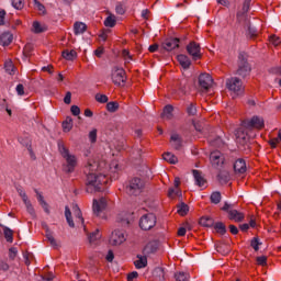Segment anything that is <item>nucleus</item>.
<instances>
[{
    "label": "nucleus",
    "instance_id": "18",
    "mask_svg": "<svg viewBox=\"0 0 281 281\" xmlns=\"http://www.w3.org/2000/svg\"><path fill=\"white\" fill-rule=\"evenodd\" d=\"M192 175L195 179L196 186H199V188H205V183H207V180H205L203 173L196 169H193Z\"/></svg>",
    "mask_w": 281,
    "mask_h": 281
},
{
    "label": "nucleus",
    "instance_id": "54",
    "mask_svg": "<svg viewBox=\"0 0 281 281\" xmlns=\"http://www.w3.org/2000/svg\"><path fill=\"white\" fill-rule=\"evenodd\" d=\"M257 265L260 267L267 266V256L257 257Z\"/></svg>",
    "mask_w": 281,
    "mask_h": 281
},
{
    "label": "nucleus",
    "instance_id": "44",
    "mask_svg": "<svg viewBox=\"0 0 281 281\" xmlns=\"http://www.w3.org/2000/svg\"><path fill=\"white\" fill-rule=\"evenodd\" d=\"M260 245H262V243H260V239H258V237H254L250 241V246L252 247V249H255V251H258V249H260Z\"/></svg>",
    "mask_w": 281,
    "mask_h": 281
},
{
    "label": "nucleus",
    "instance_id": "34",
    "mask_svg": "<svg viewBox=\"0 0 281 281\" xmlns=\"http://www.w3.org/2000/svg\"><path fill=\"white\" fill-rule=\"evenodd\" d=\"M214 229L217 232V234H221L224 236V234H227V227L223 224V222H217L214 224Z\"/></svg>",
    "mask_w": 281,
    "mask_h": 281
},
{
    "label": "nucleus",
    "instance_id": "37",
    "mask_svg": "<svg viewBox=\"0 0 281 281\" xmlns=\"http://www.w3.org/2000/svg\"><path fill=\"white\" fill-rule=\"evenodd\" d=\"M71 128H74V120H71V117H67L63 122V130L65 131V133H69V131H71Z\"/></svg>",
    "mask_w": 281,
    "mask_h": 281
},
{
    "label": "nucleus",
    "instance_id": "60",
    "mask_svg": "<svg viewBox=\"0 0 281 281\" xmlns=\"http://www.w3.org/2000/svg\"><path fill=\"white\" fill-rule=\"evenodd\" d=\"M122 56L127 63L128 60H133V57L131 56V53L127 49H123Z\"/></svg>",
    "mask_w": 281,
    "mask_h": 281
},
{
    "label": "nucleus",
    "instance_id": "16",
    "mask_svg": "<svg viewBox=\"0 0 281 281\" xmlns=\"http://www.w3.org/2000/svg\"><path fill=\"white\" fill-rule=\"evenodd\" d=\"M234 171L236 175H245L247 172V162H245V159L238 158L235 161Z\"/></svg>",
    "mask_w": 281,
    "mask_h": 281
},
{
    "label": "nucleus",
    "instance_id": "20",
    "mask_svg": "<svg viewBox=\"0 0 281 281\" xmlns=\"http://www.w3.org/2000/svg\"><path fill=\"white\" fill-rule=\"evenodd\" d=\"M231 179H232V176H229V171H227V170H222L217 173V181L222 186L229 183Z\"/></svg>",
    "mask_w": 281,
    "mask_h": 281
},
{
    "label": "nucleus",
    "instance_id": "24",
    "mask_svg": "<svg viewBox=\"0 0 281 281\" xmlns=\"http://www.w3.org/2000/svg\"><path fill=\"white\" fill-rule=\"evenodd\" d=\"M61 56L65 60H76L78 58V53L74 49H66L61 53Z\"/></svg>",
    "mask_w": 281,
    "mask_h": 281
},
{
    "label": "nucleus",
    "instance_id": "28",
    "mask_svg": "<svg viewBox=\"0 0 281 281\" xmlns=\"http://www.w3.org/2000/svg\"><path fill=\"white\" fill-rule=\"evenodd\" d=\"M4 70L9 76H14V74H16V67H14L12 60H7L4 63Z\"/></svg>",
    "mask_w": 281,
    "mask_h": 281
},
{
    "label": "nucleus",
    "instance_id": "51",
    "mask_svg": "<svg viewBox=\"0 0 281 281\" xmlns=\"http://www.w3.org/2000/svg\"><path fill=\"white\" fill-rule=\"evenodd\" d=\"M24 204L26 206L29 214H31V216H34L35 212H34V206H32V202H30V200H26L24 201Z\"/></svg>",
    "mask_w": 281,
    "mask_h": 281
},
{
    "label": "nucleus",
    "instance_id": "14",
    "mask_svg": "<svg viewBox=\"0 0 281 281\" xmlns=\"http://www.w3.org/2000/svg\"><path fill=\"white\" fill-rule=\"evenodd\" d=\"M92 207L95 216H100V213L106 210V199L101 198L99 200H93Z\"/></svg>",
    "mask_w": 281,
    "mask_h": 281
},
{
    "label": "nucleus",
    "instance_id": "26",
    "mask_svg": "<svg viewBox=\"0 0 281 281\" xmlns=\"http://www.w3.org/2000/svg\"><path fill=\"white\" fill-rule=\"evenodd\" d=\"M3 234L7 243H13L14 240V231L10 229L8 226H2Z\"/></svg>",
    "mask_w": 281,
    "mask_h": 281
},
{
    "label": "nucleus",
    "instance_id": "12",
    "mask_svg": "<svg viewBox=\"0 0 281 281\" xmlns=\"http://www.w3.org/2000/svg\"><path fill=\"white\" fill-rule=\"evenodd\" d=\"M213 83L214 79H212V76L210 74L204 72L199 76V85L203 91H207Z\"/></svg>",
    "mask_w": 281,
    "mask_h": 281
},
{
    "label": "nucleus",
    "instance_id": "38",
    "mask_svg": "<svg viewBox=\"0 0 281 281\" xmlns=\"http://www.w3.org/2000/svg\"><path fill=\"white\" fill-rule=\"evenodd\" d=\"M100 238H101V235H100L99 229H95L93 233H91L88 236V240H89L90 245H93V243H95L97 240H100Z\"/></svg>",
    "mask_w": 281,
    "mask_h": 281
},
{
    "label": "nucleus",
    "instance_id": "32",
    "mask_svg": "<svg viewBox=\"0 0 281 281\" xmlns=\"http://www.w3.org/2000/svg\"><path fill=\"white\" fill-rule=\"evenodd\" d=\"M46 238H47L50 247H53L54 249H58L60 247V244H58L56 238H54V233L46 234Z\"/></svg>",
    "mask_w": 281,
    "mask_h": 281
},
{
    "label": "nucleus",
    "instance_id": "17",
    "mask_svg": "<svg viewBox=\"0 0 281 281\" xmlns=\"http://www.w3.org/2000/svg\"><path fill=\"white\" fill-rule=\"evenodd\" d=\"M170 144L175 150H181L183 148V138L179 134H172L170 137Z\"/></svg>",
    "mask_w": 281,
    "mask_h": 281
},
{
    "label": "nucleus",
    "instance_id": "53",
    "mask_svg": "<svg viewBox=\"0 0 281 281\" xmlns=\"http://www.w3.org/2000/svg\"><path fill=\"white\" fill-rule=\"evenodd\" d=\"M75 214L76 217L79 218V221L85 224V218H82V211H80V207L78 205H75Z\"/></svg>",
    "mask_w": 281,
    "mask_h": 281
},
{
    "label": "nucleus",
    "instance_id": "55",
    "mask_svg": "<svg viewBox=\"0 0 281 281\" xmlns=\"http://www.w3.org/2000/svg\"><path fill=\"white\" fill-rule=\"evenodd\" d=\"M270 43H272V45H274V47H278L281 44L280 37H278L276 35H271Z\"/></svg>",
    "mask_w": 281,
    "mask_h": 281
},
{
    "label": "nucleus",
    "instance_id": "10",
    "mask_svg": "<svg viewBox=\"0 0 281 281\" xmlns=\"http://www.w3.org/2000/svg\"><path fill=\"white\" fill-rule=\"evenodd\" d=\"M249 5H251V0H245L241 10L237 12L236 16L239 23H246V25L249 23V18H247Z\"/></svg>",
    "mask_w": 281,
    "mask_h": 281
},
{
    "label": "nucleus",
    "instance_id": "31",
    "mask_svg": "<svg viewBox=\"0 0 281 281\" xmlns=\"http://www.w3.org/2000/svg\"><path fill=\"white\" fill-rule=\"evenodd\" d=\"M154 278H155L156 281L166 280V272L164 271V268H156L154 270Z\"/></svg>",
    "mask_w": 281,
    "mask_h": 281
},
{
    "label": "nucleus",
    "instance_id": "47",
    "mask_svg": "<svg viewBox=\"0 0 281 281\" xmlns=\"http://www.w3.org/2000/svg\"><path fill=\"white\" fill-rule=\"evenodd\" d=\"M187 113H188V115H191V116L196 115V105L194 103H190L187 106Z\"/></svg>",
    "mask_w": 281,
    "mask_h": 281
},
{
    "label": "nucleus",
    "instance_id": "30",
    "mask_svg": "<svg viewBox=\"0 0 281 281\" xmlns=\"http://www.w3.org/2000/svg\"><path fill=\"white\" fill-rule=\"evenodd\" d=\"M33 32L34 34H43V32H47V26L40 22H33Z\"/></svg>",
    "mask_w": 281,
    "mask_h": 281
},
{
    "label": "nucleus",
    "instance_id": "42",
    "mask_svg": "<svg viewBox=\"0 0 281 281\" xmlns=\"http://www.w3.org/2000/svg\"><path fill=\"white\" fill-rule=\"evenodd\" d=\"M106 109L109 113H115L120 109V103H117L116 101L109 102L106 104Z\"/></svg>",
    "mask_w": 281,
    "mask_h": 281
},
{
    "label": "nucleus",
    "instance_id": "52",
    "mask_svg": "<svg viewBox=\"0 0 281 281\" xmlns=\"http://www.w3.org/2000/svg\"><path fill=\"white\" fill-rule=\"evenodd\" d=\"M12 5L15 10H23V0H12Z\"/></svg>",
    "mask_w": 281,
    "mask_h": 281
},
{
    "label": "nucleus",
    "instance_id": "48",
    "mask_svg": "<svg viewBox=\"0 0 281 281\" xmlns=\"http://www.w3.org/2000/svg\"><path fill=\"white\" fill-rule=\"evenodd\" d=\"M169 199H175V196H181V191L175 190V188H170L168 191Z\"/></svg>",
    "mask_w": 281,
    "mask_h": 281
},
{
    "label": "nucleus",
    "instance_id": "2",
    "mask_svg": "<svg viewBox=\"0 0 281 281\" xmlns=\"http://www.w3.org/2000/svg\"><path fill=\"white\" fill-rule=\"evenodd\" d=\"M254 128H265V120L259 116H252L251 120L243 121L241 127H239L235 133L237 143L245 146V144L249 142V135L247 134V131H254Z\"/></svg>",
    "mask_w": 281,
    "mask_h": 281
},
{
    "label": "nucleus",
    "instance_id": "15",
    "mask_svg": "<svg viewBox=\"0 0 281 281\" xmlns=\"http://www.w3.org/2000/svg\"><path fill=\"white\" fill-rule=\"evenodd\" d=\"M180 40L177 37L167 38L162 44V49L166 52H172V49H177L179 47Z\"/></svg>",
    "mask_w": 281,
    "mask_h": 281
},
{
    "label": "nucleus",
    "instance_id": "6",
    "mask_svg": "<svg viewBox=\"0 0 281 281\" xmlns=\"http://www.w3.org/2000/svg\"><path fill=\"white\" fill-rule=\"evenodd\" d=\"M222 211L227 212L229 221H235V223H243L245 221V214L235 210L234 204L225 202Z\"/></svg>",
    "mask_w": 281,
    "mask_h": 281
},
{
    "label": "nucleus",
    "instance_id": "57",
    "mask_svg": "<svg viewBox=\"0 0 281 281\" xmlns=\"http://www.w3.org/2000/svg\"><path fill=\"white\" fill-rule=\"evenodd\" d=\"M248 36H250V38H256V36H258V31L255 27L248 26Z\"/></svg>",
    "mask_w": 281,
    "mask_h": 281
},
{
    "label": "nucleus",
    "instance_id": "43",
    "mask_svg": "<svg viewBox=\"0 0 281 281\" xmlns=\"http://www.w3.org/2000/svg\"><path fill=\"white\" fill-rule=\"evenodd\" d=\"M211 203L218 205L221 203V192L215 191L211 194Z\"/></svg>",
    "mask_w": 281,
    "mask_h": 281
},
{
    "label": "nucleus",
    "instance_id": "5",
    "mask_svg": "<svg viewBox=\"0 0 281 281\" xmlns=\"http://www.w3.org/2000/svg\"><path fill=\"white\" fill-rule=\"evenodd\" d=\"M236 74L241 78H247V76L251 74V66H249V63L247 61V55L245 53H240L238 56V69Z\"/></svg>",
    "mask_w": 281,
    "mask_h": 281
},
{
    "label": "nucleus",
    "instance_id": "62",
    "mask_svg": "<svg viewBox=\"0 0 281 281\" xmlns=\"http://www.w3.org/2000/svg\"><path fill=\"white\" fill-rule=\"evenodd\" d=\"M138 276H139V273H137V271H133L127 274V281H133V280H135V278H138Z\"/></svg>",
    "mask_w": 281,
    "mask_h": 281
},
{
    "label": "nucleus",
    "instance_id": "22",
    "mask_svg": "<svg viewBox=\"0 0 281 281\" xmlns=\"http://www.w3.org/2000/svg\"><path fill=\"white\" fill-rule=\"evenodd\" d=\"M157 249H159V244L157 241H149L145 246L144 251H145V254L150 255V254H155V251H157Z\"/></svg>",
    "mask_w": 281,
    "mask_h": 281
},
{
    "label": "nucleus",
    "instance_id": "46",
    "mask_svg": "<svg viewBox=\"0 0 281 281\" xmlns=\"http://www.w3.org/2000/svg\"><path fill=\"white\" fill-rule=\"evenodd\" d=\"M117 222L121 223L122 227H128L131 225V221H128V217L119 215Z\"/></svg>",
    "mask_w": 281,
    "mask_h": 281
},
{
    "label": "nucleus",
    "instance_id": "33",
    "mask_svg": "<svg viewBox=\"0 0 281 281\" xmlns=\"http://www.w3.org/2000/svg\"><path fill=\"white\" fill-rule=\"evenodd\" d=\"M172 111H175V108L172 105H166L164 108L162 117H166V120H172Z\"/></svg>",
    "mask_w": 281,
    "mask_h": 281
},
{
    "label": "nucleus",
    "instance_id": "61",
    "mask_svg": "<svg viewBox=\"0 0 281 281\" xmlns=\"http://www.w3.org/2000/svg\"><path fill=\"white\" fill-rule=\"evenodd\" d=\"M115 11H116V14H125L126 12V9H124V5L122 4H117L116 8H115Z\"/></svg>",
    "mask_w": 281,
    "mask_h": 281
},
{
    "label": "nucleus",
    "instance_id": "39",
    "mask_svg": "<svg viewBox=\"0 0 281 281\" xmlns=\"http://www.w3.org/2000/svg\"><path fill=\"white\" fill-rule=\"evenodd\" d=\"M115 15L110 14L105 20H104V25L105 27H115Z\"/></svg>",
    "mask_w": 281,
    "mask_h": 281
},
{
    "label": "nucleus",
    "instance_id": "56",
    "mask_svg": "<svg viewBox=\"0 0 281 281\" xmlns=\"http://www.w3.org/2000/svg\"><path fill=\"white\" fill-rule=\"evenodd\" d=\"M15 91L18 95H25V87H23V83H19L15 88Z\"/></svg>",
    "mask_w": 281,
    "mask_h": 281
},
{
    "label": "nucleus",
    "instance_id": "1",
    "mask_svg": "<svg viewBox=\"0 0 281 281\" xmlns=\"http://www.w3.org/2000/svg\"><path fill=\"white\" fill-rule=\"evenodd\" d=\"M98 170V162L90 160L86 165L83 172L87 177L86 179V192L93 194L102 190V184L106 183V176L100 173L95 175Z\"/></svg>",
    "mask_w": 281,
    "mask_h": 281
},
{
    "label": "nucleus",
    "instance_id": "25",
    "mask_svg": "<svg viewBox=\"0 0 281 281\" xmlns=\"http://www.w3.org/2000/svg\"><path fill=\"white\" fill-rule=\"evenodd\" d=\"M162 159L165 161H168V164H178L179 162V158H177V156H175V154L167 151L165 154H162Z\"/></svg>",
    "mask_w": 281,
    "mask_h": 281
},
{
    "label": "nucleus",
    "instance_id": "19",
    "mask_svg": "<svg viewBox=\"0 0 281 281\" xmlns=\"http://www.w3.org/2000/svg\"><path fill=\"white\" fill-rule=\"evenodd\" d=\"M13 40L14 36L12 35V33L4 32L0 35V45H2V47H8V45H10Z\"/></svg>",
    "mask_w": 281,
    "mask_h": 281
},
{
    "label": "nucleus",
    "instance_id": "35",
    "mask_svg": "<svg viewBox=\"0 0 281 281\" xmlns=\"http://www.w3.org/2000/svg\"><path fill=\"white\" fill-rule=\"evenodd\" d=\"M65 217L69 227H76V224L74 223V218H71V210L69 209V206H65Z\"/></svg>",
    "mask_w": 281,
    "mask_h": 281
},
{
    "label": "nucleus",
    "instance_id": "8",
    "mask_svg": "<svg viewBox=\"0 0 281 281\" xmlns=\"http://www.w3.org/2000/svg\"><path fill=\"white\" fill-rule=\"evenodd\" d=\"M226 88L235 93V95H240L243 93V81L238 77H232L226 80Z\"/></svg>",
    "mask_w": 281,
    "mask_h": 281
},
{
    "label": "nucleus",
    "instance_id": "45",
    "mask_svg": "<svg viewBox=\"0 0 281 281\" xmlns=\"http://www.w3.org/2000/svg\"><path fill=\"white\" fill-rule=\"evenodd\" d=\"M95 100L97 102H100V104H106V102H109V97H106L105 94L97 93Z\"/></svg>",
    "mask_w": 281,
    "mask_h": 281
},
{
    "label": "nucleus",
    "instance_id": "27",
    "mask_svg": "<svg viewBox=\"0 0 281 281\" xmlns=\"http://www.w3.org/2000/svg\"><path fill=\"white\" fill-rule=\"evenodd\" d=\"M210 159L215 166H218L221 162L223 164V157L221 156V151L211 153Z\"/></svg>",
    "mask_w": 281,
    "mask_h": 281
},
{
    "label": "nucleus",
    "instance_id": "59",
    "mask_svg": "<svg viewBox=\"0 0 281 281\" xmlns=\"http://www.w3.org/2000/svg\"><path fill=\"white\" fill-rule=\"evenodd\" d=\"M16 254H19L16 248H14V247L10 248L9 249V258H10V260H14V258H16Z\"/></svg>",
    "mask_w": 281,
    "mask_h": 281
},
{
    "label": "nucleus",
    "instance_id": "40",
    "mask_svg": "<svg viewBox=\"0 0 281 281\" xmlns=\"http://www.w3.org/2000/svg\"><path fill=\"white\" fill-rule=\"evenodd\" d=\"M136 269H144L148 265V259L146 257H140L138 260L134 261Z\"/></svg>",
    "mask_w": 281,
    "mask_h": 281
},
{
    "label": "nucleus",
    "instance_id": "21",
    "mask_svg": "<svg viewBox=\"0 0 281 281\" xmlns=\"http://www.w3.org/2000/svg\"><path fill=\"white\" fill-rule=\"evenodd\" d=\"M178 63H180L181 67H183V69H190V65H192V61L190 60V57H188L187 55H178Z\"/></svg>",
    "mask_w": 281,
    "mask_h": 281
},
{
    "label": "nucleus",
    "instance_id": "58",
    "mask_svg": "<svg viewBox=\"0 0 281 281\" xmlns=\"http://www.w3.org/2000/svg\"><path fill=\"white\" fill-rule=\"evenodd\" d=\"M212 144L213 146L221 148L224 146L225 143H223V139L221 137H216L214 140H212Z\"/></svg>",
    "mask_w": 281,
    "mask_h": 281
},
{
    "label": "nucleus",
    "instance_id": "3",
    "mask_svg": "<svg viewBox=\"0 0 281 281\" xmlns=\"http://www.w3.org/2000/svg\"><path fill=\"white\" fill-rule=\"evenodd\" d=\"M146 188V181L139 177L130 179L125 184V192L128 196H139Z\"/></svg>",
    "mask_w": 281,
    "mask_h": 281
},
{
    "label": "nucleus",
    "instance_id": "64",
    "mask_svg": "<svg viewBox=\"0 0 281 281\" xmlns=\"http://www.w3.org/2000/svg\"><path fill=\"white\" fill-rule=\"evenodd\" d=\"M64 102H65V104H71V92L70 91L66 92Z\"/></svg>",
    "mask_w": 281,
    "mask_h": 281
},
{
    "label": "nucleus",
    "instance_id": "9",
    "mask_svg": "<svg viewBox=\"0 0 281 281\" xmlns=\"http://www.w3.org/2000/svg\"><path fill=\"white\" fill-rule=\"evenodd\" d=\"M112 82L117 87H124L126 85V71L122 68H116L112 72Z\"/></svg>",
    "mask_w": 281,
    "mask_h": 281
},
{
    "label": "nucleus",
    "instance_id": "7",
    "mask_svg": "<svg viewBox=\"0 0 281 281\" xmlns=\"http://www.w3.org/2000/svg\"><path fill=\"white\" fill-rule=\"evenodd\" d=\"M155 225H157V216H155V214L153 213L145 214L139 220V227L145 232H148V229H153Z\"/></svg>",
    "mask_w": 281,
    "mask_h": 281
},
{
    "label": "nucleus",
    "instance_id": "29",
    "mask_svg": "<svg viewBox=\"0 0 281 281\" xmlns=\"http://www.w3.org/2000/svg\"><path fill=\"white\" fill-rule=\"evenodd\" d=\"M199 223L202 227H214V218L210 216L201 217Z\"/></svg>",
    "mask_w": 281,
    "mask_h": 281
},
{
    "label": "nucleus",
    "instance_id": "41",
    "mask_svg": "<svg viewBox=\"0 0 281 281\" xmlns=\"http://www.w3.org/2000/svg\"><path fill=\"white\" fill-rule=\"evenodd\" d=\"M175 279L177 281H189L190 280V273H188V272H177L175 274Z\"/></svg>",
    "mask_w": 281,
    "mask_h": 281
},
{
    "label": "nucleus",
    "instance_id": "11",
    "mask_svg": "<svg viewBox=\"0 0 281 281\" xmlns=\"http://www.w3.org/2000/svg\"><path fill=\"white\" fill-rule=\"evenodd\" d=\"M123 243H126V236L124 235V233L120 229L112 232L110 236V245H112L113 247H117Z\"/></svg>",
    "mask_w": 281,
    "mask_h": 281
},
{
    "label": "nucleus",
    "instance_id": "13",
    "mask_svg": "<svg viewBox=\"0 0 281 281\" xmlns=\"http://www.w3.org/2000/svg\"><path fill=\"white\" fill-rule=\"evenodd\" d=\"M187 52L191 55L192 60H201V45L196 42H191L187 45Z\"/></svg>",
    "mask_w": 281,
    "mask_h": 281
},
{
    "label": "nucleus",
    "instance_id": "63",
    "mask_svg": "<svg viewBox=\"0 0 281 281\" xmlns=\"http://www.w3.org/2000/svg\"><path fill=\"white\" fill-rule=\"evenodd\" d=\"M70 111H71L72 115L78 116V114L80 113V108L78 105H72L70 108Z\"/></svg>",
    "mask_w": 281,
    "mask_h": 281
},
{
    "label": "nucleus",
    "instance_id": "50",
    "mask_svg": "<svg viewBox=\"0 0 281 281\" xmlns=\"http://www.w3.org/2000/svg\"><path fill=\"white\" fill-rule=\"evenodd\" d=\"M89 139L92 144H95V142L98 140V130H92L89 133Z\"/></svg>",
    "mask_w": 281,
    "mask_h": 281
},
{
    "label": "nucleus",
    "instance_id": "49",
    "mask_svg": "<svg viewBox=\"0 0 281 281\" xmlns=\"http://www.w3.org/2000/svg\"><path fill=\"white\" fill-rule=\"evenodd\" d=\"M34 8L36 10H38L40 12H42V14H45V5H43V3H41L38 0H34Z\"/></svg>",
    "mask_w": 281,
    "mask_h": 281
},
{
    "label": "nucleus",
    "instance_id": "23",
    "mask_svg": "<svg viewBox=\"0 0 281 281\" xmlns=\"http://www.w3.org/2000/svg\"><path fill=\"white\" fill-rule=\"evenodd\" d=\"M74 32L76 36H78L79 34H85V32H87V24H85L83 22H75Z\"/></svg>",
    "mask_w": 281,
    "mask_h": 281
},
{
    "label": "nucleus",
    "instance_id": "36",
    "mask_svg": "<svg viewBox=\"0 0 281 281\" xmlns=\"http://www.w3.org/2000/svg\"><path fill=\"white\" fill-rule=\"evenodd\" d=\"M189 212H190V206H188V204L183 202L178 204V214L180 216H186Z\"/></svg>",
    "mask_w": 281,
    "mask_h": 281
},
{
    "label": "nucleus",
    "instance_id": "4",
    "mask_svg": "<svg viewBox=\"0 0 281 281\" xmlns=\"http://www.w3.org/2000/svg\"><path fill=\"white\" fill-rule=\"evenodd\" d=\"M58 148L61 157H64V159L66 160V165H64L63 167L64 172H66L67 175L74 172V170H76V166H78V160L76 159V156L71 155L69 153V149H67V147H65L63 143L58 144Z\"/></svg>",
    "mask_w": 281,
    "mask_h": 281
}]
</instances>
